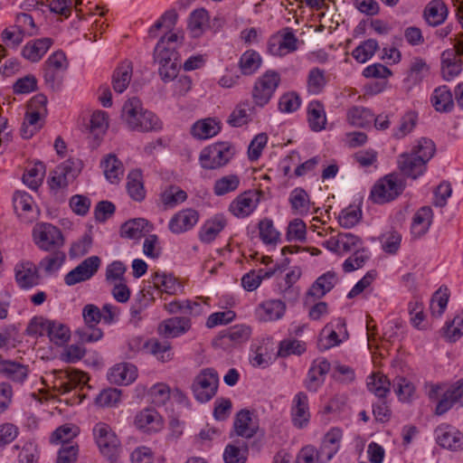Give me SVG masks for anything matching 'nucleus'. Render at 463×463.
<instances>
[{
  "instance_id": "nucleus-40",
  "label": "nucleus",
  "mask_w": 463,
  "mask_h": 463,
  "mask_svg": "<svg viewBox=\"0 0 463 463\" xmlns=\"http://www.w3.org/2000/svg\"><path fill=\"white\" fill-rule=\"evenodd\" d=\"M289 203L295 214L304 215L310 210V199L307 193L300 188H295L289 194Z\"/></svg>"
},
{
  "instance_id": "nucleus-8",
  "label": "nucleus",
  "mask_w": 463,
  "mask_h": 463,
  "mask_svg": "<svg viewBox=\"0 0 463 463\" xmlns=\"http://www.w3.org/2000/svg\"><path fill=\"white\" fill-rule=\"evenodd\" d=\"M402 183L394 175L380 179L371 191V198L376 203H385L394 200L403 191Z\"/></svg>"
},
{
  "instance_id": "nucleus-39",
  "label": "nucleus",
  "mask_w": 463,
  "mask_h": 463,
  "mask_svg": "<svg viewBox=\"0 0 463 463\" xmlns=\"http://www.w3.org/2000/svg\"><path fill=\"white\" fill-rule=\"evenodd\" d=\"M104 175L110 183H117L123 175V165L113 154L108 155L101 162Z\"/></svg>"
},
{
  "instance_id": "nucleus-49",
  "label": "nucleus",
  "mask_w": 463,
  "mask_h": 463,
  "mask_svg": "<svg viewBox=\"0 0 463 463\" xmlns=\"http://www.w3.org/2000/svg\"><path fill=\"white\" fill-rule=\"evenodd\" d=\"M220 131V127L212 118L199 120L194 124L192 134L199 139H206L215 136Z\"/></svg>"
},
{
  "instance_id": "nucleus-42",
  "label": "nucleus",
  "mask_w": 463,
  "mask_h": 463,
  "mask_svg": "<svg viewBox=\"0 0 463 463\" xmlns=\"http://www.w3.org/2000/svg\"><path fill=\"white\" fill-rule=\"evenodd\" d=\"M374 119L373 113L364 107H354L347 113L348 122L357 128H366L371 126Z\"/></svg>"
},
{
  "instance_id": "nucleus-24",
  "label": "nucleus",
  "mask_w": 463,
  "mask_h": 463,
  "mask_svg": "<svg viewBox=\"0 0 463 463\" xmlns=\"http://www.w3.org/2000/svg\"><path fill=\"white\" fill-rule=\"evenodd\" d=\"M226 223V219L222 214H216L207 220L200 229V241L204 243L213 241L219 233L224 229Z\"/></svg>"
},
{
  "instance_id": "nucleus-46",
  "label": "nucleus",
  "mask_w": 463,
  "mask_h": 463,
  "mask_svg": "<svg viewBox=\"0 0 463 463\" xmlns=\"http://www.w3.org/2000/svg\"><path fill=\"white\" fill-rule=\"evenodd\" d=\"M160 424L159 414L152 409L141 411L135 418V425L140 430H156Z\"/></svg>"
},
{
  "instance_id": "nucleus-34",
  "label": "nucleus",
  "mask_w": 463,
  "mask_h": 463,
  "mask_svg": "<svg viewBox=\"0 0 463 463\" xmlns=\"http://www.w3.org/2000/svg\"><path fill=\"white\" fill-rule=\"evenodd\" d=\"M15 279L23 288H30L39 283L37 269L32 263H25L15 269Z\"/></svg>"
},
{
  "instance_id": "nucleus-14",
  "label": "nucleus",
  "mask_w": 463,
  "mask_h": 463,
  "mask_svg": "<svg viewBox=\"0 0 463 463\" xmlns=\"http://www.w3.org/2000/svg\"><path fill=\"white\" fill-rule=\"evenodd\" d=\"M260 194L256 191L249 190L239 194L229 205V211L238 218L249 216L257 208Z\"/></svg>"
},
{
  "instance_id": "nucleus-5",
  "label": "nucleus",
  "mask_w": 463,
  "mask_h": 463,
  "mask_svg": "<svg viewBox=\"0 0 463 463\" xmlns=\"http://www.w3.org/2000/svg\"><path fill=\"white\" fill-rule=\"evenodd\" d=\"M280 75L269 70L259 77L253 86L251 96L256 106L263 108L273 97L280 83Z\"/></svg>"
},
{
  "instance_id": "nucleus-61",
  "label": "nucleus",
  "mask_w": 463,
  "mask_h": 463,
  "mask_svg": "<svg viewBox=\"0 0 463 463\" xmlns=\"http://www.w3.org/2000/svg\"><path fill=\"white\" fill-rule=\"evenodd\" d=\"M240 184V178L236 175H229L215 181L213 192L221 196L235 191Z\"/></svg>"
},
{
  "instance_id": "nucleus-16",
  "label": "nucleus",
  "mask_w": 463,
  "mask_h": 463,
  "mask_svg": "<svg viewBox=\"0 0 463 463\" xmlns=\"http://www.w3.org/2000/svg\"><path fill=\"white\" fill-rule=\"evenodd\" d=\"M291 419L293 425L298 429L307 426L310 420L308 397L303 392H298L292 402Z\"/></svg>"
},
{
  "instance_id": "nucleus-37",
  "label": "nucleus",
  "mask_w": 463,
  "mask_h": 463,
  "mask_svg": "<svg viewBox=\"0 0 463 463\" xmlns=\"http://www.w3.org/2000/svg\"><path fill=\"white\" fill-rule=\"evenodd\" d=\"M285 308V304L280 300H268L260 305L258 315L262 321L278 320L283 317Z\"/></svg>"
},
{
  "instance_id": "nucleus-3",
  "label": "nucleus",
  "mask_w": 463,
  "mask_h": 463,
  "mask_svg": "<svg viewBox=\"0 0 463 463\" xmlns=\"http://www.w3.org/2000/svg\"><path fill=\"white\" fill-rule=\"evenodd\" d=\"M93 436L101 455L110 463H116L121 443L112 428L105 422H98L93 428Z\"/></svg>"
},
{
  "instance_id": "nucleus-48",
  "label": "nucleus",
  "mask_w": 463,
  "mask_h": 463,
  "mask_svg": "<svg viewBox=\"0 0 463 463\" xmlns=\"http://www.w3.org/2000/svg\"><path fill=\"white\" fill-rule=\"evenodd\" d=\"M430 74V66L423 58L413 57L411 60L408 80L420 83Z\"/></svg>"
},
{
  "instance_id": "nucleus-26",
  "label": "nucleus",
  "mask_w": 463,
  "mask_h": 463,
  "mask_svg": "<svg viewBox=\"0 0 463 463\" xmlns=\"http://www.w3.org/2000/svg\"><path fill=\"white\" fill-rule=\"evenodd\" d=\"M233 428L238 436L245 439L252 438L258 431V425L253 423L251 413L248 410H241L237 413Z\"/></svg>"
},
{
  "instance_id": "nucleus-64",
  "label": "nucleus",
  "mask_w": 463,
  "mask_h": 463,
  "mask_svg": "<svg viewBox=\"0 0 463 463\" xmlns=\"http://www.w3.org/2000/svg\"><path fill=\"white\" fill-rule=\"evenodd\" d=\"M417 122V115L414 112L406 113L402 118L397 128L393 129L392 137L396 139L403 138L412 131Z\"/></svg>"
},
{
  "instance_id": "nucleus-23",
  "label": "nucleus",
  "mask_w": 463,
  "mask_h": 463,
  "mask_svg": "<svg viewBox=\"0 0 463 463\" xmlns=\"http://www.w3.org/2000/svg\"><path fill=\"white\" fill-rule=\"evenodd\" d=\"M152 230V225L143 218L131 219L124 222L120 227V235L130 240H138L146 236Z\"/></svg>"
},
{
  "instance_id": "nucleus-50",
  "label": "nucleus",
  "mask_w": 463,
  "mask_h": 463,
  "mask_svg": "<svg viewBox=\"0 0 463 463\" xmlns=\"http://www.w3.org/2000/svg\"><path fill=\"white\" fill-rule=\"evenodd\" d=\"M462 391L458 388H455L452 385L449 389H448L442 395L441 399L439 401L435 412L437 415H442L446 413L452 406L456 403L460 405V393Z\"/></svg>"
},
{
  "instance_id": "nucleus-60",
  "label": "nucleus",
  "mask_w": 463,
  "mask_h": 463,
  "mask_svg": "<svg viewBox=\"0 0 463 463\" xmlns=\"http://www.w3.org/2000/svg\"><path fill=\"white\" fill-rule=\"evenodd\" d=\"M339 237L340 255L354 252L364 247L363 240L351 232H340Z\"/></svg>"
},
{
  "instance_id": "nucleus-63",
  "label": "nucleus",
  "mask_w": 463,
  "mask_h": 463,
  "mask_svg": "<svg viewBox=\"0 0 463 463\" xmlns=\"http://www.w3.org/2000/svg\"><path fill=\"white\" fill-rule=\"evenodd\" d=\"M53 251V253L43 258L39 263V268L48 274L57 271L65 260V254L63 252L57 250Z\"/></svg>"
},
{
  "instance_id": "nucleus-52",
  "label": "nucleus",
  "mask_w": 463,
  "mask_h": 463,
  "mask_svg": "<svg viewBox=\"0 0 463 463\" xmlns=\"http://www.w3.org/2000/svg\"><path fill=\"white\" fill-rule=\"evenodd\" d=\"M152 281L155 288L169 295L175 294L180 287L175 277L158 271L153 275Z\"/></svg>"
},
{
  "instance_id": "nucleus-2",
  "label": "nucleus",
  "mask_w": 463,
  "mask_h": 463,
  "mask_svg": "<svg viewBox=\"0 0 463 463\" xmlns=\"http://www.w3.org/2000/svg\"><path fill=\"white\" fill-rule=\"evenodd\" d=\"M122 118L128 128L139 132H151L162 129L163 123L152 111L145 109L137 98L128 99L122 108Z\"/></svg>"
},
{
  "instance_id": "nucleus-4",
  "label": "nucleus",
  "mask_w": 463,
  "mask_h": 463,
  "mask_svg": "<svg viewBox=\"0 0 463 463\" xmlns=\"http://www.w3.org/2000/svg\"><path fill=\"white\" fill-rule=\"evenodd\" d=\"M234 155L235 148L231 143L217 142L203 148L199 160L203 168L213 170L226 165Z\"/></svg>"
},
{
  "instance_id": "nucleus-20",
  "label": "nucleus",
  "mask_w": 463,
  "mask_h": 463,
  "mask_svg": "<svg viewBox=\"0 0 463 463\" xmlns=\"http://www.w3.org/2000/svg\"><path fill=\"white\" fill-rule=\"evenodd\" d=\"M40 327V334L46 333L50 340L57 345H64L70 339L69 327L60 322L42 319Z\"/></svg>"
},
{
  "instance_id": "nucleus-15",
  "label": "nucleus",
  "mask_w": 463,
  "mask_h": 463,
  "mask_svg": "<svg viewBox=\"0 0 463 463\" xmlns=\"http://www.w3.org/2000/svg\"><path fill=\"white\" fill-rule=\"evenodd\" d=\"M438 444L450 450L463 449V434L450 425H440L435 430Z\"/></svg>"
},
{
  "instance_id": "nucleus-29",
  "label": "nucleus",
  "mask_w": 463,
  "mask_h": 463,
  "mask_svg": "<svg viewBox=\"0 0 463 463\" xmlns=\"http://www.w3.org/2000/svg\"><path fill=\"white\" fill-rule=\"evenodd\" d=\"M433 218L432 209L423 206L414 214L411 223V233L415 238L423 236L429 230Z\"/></svg>"
},
{
  "instance_id": "nucleus-36",
  "label": "nucleus",
  "mask_w": 463,
  "mask_h": 463,
  "mask_svg": "<svg viewBox=\"0 0 463 463\" xmlns=\"http://www.w3.org/2000/svg\"><path fill=\"white\" fill-rule=\"evenodd\" d=\"M133 67L130 61H123L115 70L112 75V86L116 92L122 93L128 88L131 77Z\"/></svg>"
},
{
  "instance_id": "nucleus-44",
  "label": "nucleus",
  "mask_w": 463,
  "mask_h": 463,
  "mask_svg": "<svg viewBox=\"0 0 463 463\" xmlns=\"http://www.w3.org/2000/svg\"><path fill=\"white\" fill-rule=\"evenodd\" d=\"M144 347L148 353L163 363L168 362L173 358L171 345L167 341L160 342L156 338H152L146 342Z\"/></svg>"
},
{
  "instance_id": "nucleus-58",
  "label": "nucleus",
  "mask_w": 463,
  "mask_h": 463,
  "mask_svg": "<svg viewBox=\"0 0 463 463\" xmlns=\"http://www.w3.org/2000/svg\"><path fill=\"white\" fill-rule=\"evenodd\" d=\"M378 47L376 40L368 39L354 48L352 55L358 62L364 63L373 56Z\"/></svg>"
},
{
  "instance_id": "nucleus-43",
  "label": "nucleus",
  "mask_w": 463,
  "mask_h": 463,
  "mask_svg": "<svg viewBox=\"0 0 463 463\" xmlns=\"http://www.w3.org/2000/svg\"><path fill=\"white\" fill-rule=\"evenodd\" d=\"M447 7L440 1L430 2L424 10L426 22L431 26L442 24L447 16Z\"/></svg>"
},
{
  "instance_id": "nucleus-57",
  "label": "nucleus",
  "mask_w": 463,
  "mask_h": 463,
  "mask_svg": "<svg viewBox=\"0 0 463 463\" xmlns=\"http://www.w3.org/2000/svg\"><path fill=\"white\" fill-rule=\"evenodd\" d=\"M186 199V192L175 185L169 186L161 194V201L167 208H173Z\"/></svg>"
},
{
  "instance_id": "nucleus-18",
  "label": "nucleus",
  "mask_w": 463,
  "mask_h": 463,
  "mask_svg": "<svg viewBox=\"0 0 463 463\" xmlns=\"http://www.w3.org/2000/svg\"><path fill=\"white\" fill-rule=\"evenodd\" d=\"M342 439V430L338 428L331 429L326 435L318 450V459L320 462L326 463L339 450V443Z\"/></svg>"
},
{
  "instance_id": "nucleus-7",
  "label": "nucleus",
  "mask_w": 463,
  "mask_h": 463,
  "mask_svg": "<svg viewBox=\"0 0 463 463\" xmlns=\"http://www.w3.org/2000/svg\"><path fill=\"white\" fill-rule=\"evenodd\" d=\"M218 375L213 369L207 368L194 378L192 391L199 402H209L216 393L218 388Z\"/></svg>"
},
{
  "instance_id": "nucleus-62",
  "label": "nucleus",
  "mask_w": 463,
  "mask_h": 463,
  "mask_svg": "<svg viewBox=\"0 0 463 463\" xmlns=\"http://www.w3.org/2000/svg\"><path fill=\"white\" fill-rule=\"evenodd\" d=\"M260 237L266 244L277 243L279 240V232L275 229L270 219H263L259 222Z\"/></svg>"
},
{
  "instance_id": "nucleus-38",
  "label": "nucleus",
  "mask_w": 463,
  "mask_h": 463,
  "mask_svg": "<svg viewBox=\"0 0 463 463\" xmlns=\"http://www.w3.org/2000/svg\"><path fill=\"white\" fill-rule=\"evenodd\" d=\"M209 27V14L204 9L193 11L188 20V29L193 37H200Z\"/></svg>"
},
{
  "instance_id": "nucleus-12",
  "label": "nucleus",
  "mask_w": 463,
  "mask_h": 463,
  "mask_svg": "<svg viewBox=\"0 0 463 463\" xmlns=\"http://www.w3.org/2000/svg\"><path fill=\"white\" fill-rule=\"evenodd\" d=\"M100 263L101 260L98 256H91L85 259L76 268L65 275L64 281L66 285L73 286L90 279L98 271Z\"/></svg>"
},
{
  "instance_id": "nucleus-19",
  "label": "nucleus",
  "mask_w": 463,
  "mask_h": 463,
  "mask_svg": "<svg viewBox=\"0 0 463 463\" xmlns=\"http://www.w3.org/2000/svg\"><path fill=\"white\" fill-rule=\"evenodd\" d=\"M257 107L254 101L251 102L249 99L238 103L229 116L228 123L234 128H240L248 124L256 114Z\"/></svg>"
},
{
  "instance_id": "nucleus-41",
  "label": "nucleus",
  "mask_w": 463,
  "mask_h": 463,
  "mask_svg": "<svg viewBox=\"0 0 463 463\" xmlns=\"http://www.w3.org/2000/svg\"><path fill=\"white\" fill-rule=\"evenodd\" d=\"M127 179V190L129 196L137 202L143 201L146 196V191L141 172L139 170H133L128 175Z\"/></svg>"
},
{
  "instance_id": "nucleus-28",
  "label": "nucleus",
  "mask_w": 463,
  "mask_h": 463,
  "mask_svg": "<svg viewBox=\"0 0 463 463\" xmlns=\"http://www.w3.org/2000/svg\"><path fill=\"white\" fill-rule=\"evenodd\" d=\"M430 103L438 112H450L454 107L450 90L445 85L436 88L431 94Z\"/></svg>"
},
{
  "instance_id": "nucleus-56",
  "label": "nucleus",
  "mask_w": 463,
  "mask_h": 463,
  "mask_svg": "<svg viewBox=\"0 0 463 463\" xmlns=\"http://www.w3.org/2000/svg\"><path fill=\"white\" fill-rule=\"evenodd\" d=\"M370 259V251L367 248L363 247L360 250L353 252L343 263V269L345 272H351L362 268L365 262Z\"/></svg>"
},
{
  "instance_id": "nucleus-55",
  "label": "nucleus",
  "mask_w": 463,
  "mask_h": 463,
  "mask_svg": "<svg viewBox=\"0 0 463 463\" xmlns=\"http://www.w3.org/2000/svg\"><path fill=\"white\" fill-rule=\"evenodd\" d=\"M370 259V251L367 248L363 247L360 250L353 252L343 263V269L345 272H351L362 268L365 262Z\"/></svg>"
},
{
  "instance_id": "nucleus-33",
  "label": "nucleus",
  "mask_w": 463,
  "mask_h": 463,
  "mask_svg": "<svg viewBox=\"0 0 463 463\" xmlns=\"http://www.w3.org/2000/svg\"><path fill=\"white\" fill-rule=\"evenodd\" d=\"M307 121L313 131L318 132L325 129L326 117L321 102L317 100L309 102L307 106Z\"/></svg>"
},
{
  "instance_id": "nucleus-31",
  "label": "nucleus",
  "mask_w": 463,
  "mask_h": 463,
  "mask_svg": "<svg viewBox=\"0 0 463 463\" xmlns=\"http://www.w3.org/2000/svg\"><path fill=\"white\" fill-rule=\"evenodd\" d=\"M0 374L15 383H23L28 376L27 366L10 360H0Z\"/></svg>"
},
{
  "instance_id": "nucleus-54",
  "label": "nucleus",
  "mask_w": 463,
  "mask_h": 463,
  "mask_svg": "<svg viewBox=\"0 0 463 463\" xmlns=\"http://www.w3.org/2000/svg\"><path fill=\"white\" fill-rule=\"evenodd\" d=\"M326 77L324 70L317 67L309 71L307 75V90L312 94H319L326 84Z\"/></svg>"
},
{
  "instance_id": "nucleus-53",
  "label": "nucleus",
  "mask_w": 463,
  "mask_h": 463,
  "mask_svg": "<svg viewBox=\"0 0 463 463\" xmlns=\"http://www.w3.org/2000/svg\"><path fill=\"white\" fill-rule=\"evenodd\" d=\"M154 59L158 64L178 61L177 52L174 46L165 45V38H161L154 51Z\"/></svg>"
},
{
  "instance_id": "nucleus-30",
  "label": "nucleus",
  "mask_w": 463,
  "mask_h": 463,
  "mask_svg": "<svg viewBox=\"0 0 463 463\" xmlns=\"http://www.w3.org/2000/svg\"><path fill=\"white\" fill-rule=\"evenodd\" d=\"M248 454L247 443L243 440H235L225 447L223 460L225 463H246Z\"/></svg>"
},
{
  "instance_id": "nucleus-47",
  "label": "nucleus",
  "mask_w": 463,
  "mask_h": 463,
  "mask_svg": "<svg viewBox=\"0 0 463 463\" xmlns=\"http://www.w3.org/2000/svg\"><path fill=\"white\" fill-rule=\"evenodd\" d=\"M391 383L389 379L383 373H373L368 377V390L379 398H385L390 392Z\"/></svg>"
},
{
  "instance_id": "nucleus-27",
  "label": "nucleus",
  "mask_w": 463,
  "mask_h": 463,
  "mask_svg": "<svg viewBox=\"0 0 463 463\" xmlns=\"http://www.w3.org/2000/svg\"><path fill=\"white\" fill-rule=\"evenodd\" d=\"M54 373L58 375L57 380L60 381L59 384L56 385L58 391L61 393L70 392L78 384L85 383L86 375L78 371H64L59 370L54 371Z\"/></svg>"
},
{
  "instance_id": "nucleus-10",
  "label": "nucleus",
  "mask_w": 463,
  "mask_h": 463,
  "mask_svg": "<svg viewBox=\"0 0 463 463\" xmlns=\"http://www.w3.org/2000/svg\"><path fill=\"white\" fill-rule=\"evenodd\" d=\"M81 170V162L78 159H68L56 166L49 180L52 189L66 187L72 182Z\"/></svg>"
},
{
  "instance_id": "nucleus-17",
  "label": "nucleus",
  "mask_w": 463,
  "mask_h": 463,
  "mask_svg": "<svg viewBox=\"0 0 463 463\" xmlns=\"http://www.w3.org/2000/svg\"><path fill=\"white\" fill-rule=\"evenodd\" d=\"M198 212L192 208H186L179 211L170 219L168 228L173 233H183L191 230L198 222Z\"/></svg>"
},
{
  "instance_id": "nucleus-9",
  "label": "nucleus",
  "mask_w": 463,
  "mask_h": 463,
  "mask_svg": "<svg viewBox=\"0 0 463 463\" xmlns=\"http://www.w3.org/2000/svg\"><path fill=\"white\" fill-rule=\"evenodd\" d=\"M463 39H458L451 50L441 53V74L445 80H451L458 76L462 68Z\"/></svg>"
},
{
  "instance_id": "nucleus-22",
  "label": "nucleus",
  "mask_w": 463,
  "mask_h": 463,
  "mask_svg": "<svg viewBox=\"0 0 463 463\" xmlns=\"http://www.w3.org/2000/svg\"><path fill=\"white\" fill-rule=\"evenodd\" d=\"M191 327V321L185 317H175L164 320L158 327L160 335L165 337H177L186 333Z\"/></svg>"
},
{
  "instance_id": "nucleus-25",
  "label": "nucleus",
  "mask_w": 463,
  "mask_h": 463,
  "mask_svg": "<svg viewBox=\"0 0 463 463\" xmlns=\"http://www.w3.org/2000/svg\"><path fill=\"white\" fill-rule=\"evenodd\" d=\"M52 44V40L47 37L29 42L24 46L22 55L24 59L32 62L39 61Z\"/></svg>"
},
{
  "instance_id": "nucleus-11",
  "label": "nucleus",
  "mask_w": 463,
  "mask_h": 463,
  "mask_svg": "<svg viewBox=\"0 0 463 463\" xmlns=\"http://www.w3.org/2000/svg\"><path fill=\"white\" fill-rule=\"evenodd\" d=\"M268 49L272 55L282 57L298 49V40L292 29L287 27L269 39Z\"/></svg>"
},
{
  "instance_id": "nucleus-45",
  "label": "nucleus",
  "mask_w": 463,
  "mask_h": 463,
  "mask_svg": "<svg viewBox=\"0 0 463 463\" xmlns=\"http://www.w3.org/2000/svg\"><path fill=\"white\" fill-rule=\"evenodd\" d=\"M261 63L260 55L254 50H248L241 56L239 66L242 74L251 75L260 69Z\"/></svg>"
},
{
  "instance_id": "nucleus-51",
  "label": "nucleus",
  "mask_w": 463,
  "mask_h": 463,
  "mask_svg": "<svg viewBox=\"0 0 463 463\" xmlns=\"http://www.w3.org/2000/svg\"><path fill=\"white\" fill-rule=\"evenodd\" d=\"M45 175V165L42 162L35 163L23 175V182L33 190H36L43 183Z\"/></svg>"
},
{
  "instance_id": "nucleus-59",
  "label": "nucleus",
  "mask_w": 463,
  "mask_h": 463,
  "mask_svg": "<svg viewBox=\"0 0 463 463\" xmlns=\"http://www.w3.org/2000/svg\"><path fill=\"white\" fill-rule=\"evenodd\" d=\"M274 274L273 270L265 271L259 269L258 271L251 270L246 273L241 279V285L247 291H253L259 288L261 281L265 278H269Z\"/></svg>"
},
{
  "instance_id": "nucleus-32",
  "label": "nucleus",
  "mask_w": 463,
  "mask_h": 463,
  "mask_svg": "<svg viewBox=\"0 0 463 463\" xmlns=\"http://www.w3.org/2000/svg\"><path fill=\"white\" fill-rule=\"evenodd\" d=\"M336 281L335 273L328 271L317 279L308 289L307 295L316 298H321L334 288Z\"/></svg>"
},
{
  "instance_id": "nucleus-35",
  "label": "nucleus",
  "mask_w": 463,
  "mask_h": 463,
  "mask_svg": "<svg viewBox=\"0 0 463 463\" xmlns=\"http://www.w3.org/2000/svg\"><path fill=\"white\" fill-rule=\"evenodd\" d=\"M250 328L244 325H236L219 334L222 345H236L248 340Z\"/></svg>"
},
{
  "instance_id": "nucleus-6",
  "label": "nucleus",
  "mask_w": 463,
  "mask_h": 463,
  "mask_svg": "<svg viewBox=\"0 0 463 463\" xmlns=\"http://www.w3.org/2000/svg\"><path fill=\"white\" fill-rule=\"evenodd\" d=\"M33 239L35 245L45 251L56 250L64 244L61 230L47 222H40L33 227Z\"/></svg>"
},
{
  "instance_id": "nucleus-21",
  "label": "nucleus",
  "mask_w": 463,
  "mask_h": 463,
  "mask_svg": "<svg viewBox=\"0 0 463 463\" xmlns=\"http://www.w3.org/2000/svg\"><path fill=\"white\" fill-rule=\"evenodd\" d=\"M137 377V367L128 363H121L114 365L108 373L110 383L118 385H128Z\"/></svg>"
},
{
  "instance_id": "nucleus-1",
  "label": "nucleus",
  "mask_w": 463,
  "mask_h": 463,
  "mask_svg": "<svg viewBox=\"0 0 463 463\" xmlns=\"http://www.w3.org/2000/svg\"><path fill=\"white\" fill-rule=\"evenodd\" d=\"M435 144L431 139L422 137L411 153H403L398 158L401 172L412 179L418 178L426 170V164L435 154Z\"/></svg>"
},
{
  "instance_id": "nucleus-13",
  "label": "nucleus",
  "mask_w": 463,
  "mask_h": 463,
  "mask_svg": "<svg viewBox=\"0 0 463 463\" xmlns=\"http://www.w3.org/2000/svg\"><path fill=\"white\" fill-rule=\"evenodd\" d=\"M13 203L15 213L24 222L31 223L38 218L40 211L28 193L16 191Z\"/></svg>"
}]
</instances>
